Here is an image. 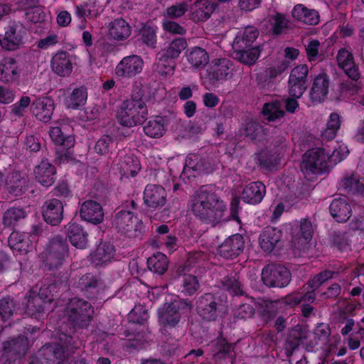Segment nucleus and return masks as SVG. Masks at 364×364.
<instances>
[{
	"label": "nucleus",
	"mask_w": 364,
	"mask_h": 364,
	"mask_svg": "<svg viewBox=\"0 0 364 364\" xmlns=\"http://www.w3.org/2000/svg\"><path fill=\"white\" fill-rule=\"evenodd\" d=\"M18 77L16 60L5 58L0 63V81L6 83L16 82Z\"/></svg>",
	"instance_id": "nucleus-38"
},
{
	"label": "nucleus",
	"mask_w": 364,
	"mask_h": 364,
	"mask_svg": "<svg viewBox=\"0 0 364 364\" xmlns=\"http://www.w3.org/2000/svg\"><path fill=\"white\" fill-rule=\"evenodd\" d=\"M145 134L151 138H160L166 132V119L157 116L150 119L144 127Z\"/></svg>",
	"instance_id": "nucleus-46"
},
{
	"label": "nucleus",
	"mask_w": 364,
	"mask_h": 364,
	"mask_svg": "<svg viewBox=\"0 0 364 364\" xmlns=\"http://www.w3.org/2000/svg\"><path fill=\"white\" fill-rule=\"evenodd\" d=\"M87 98V90L85 87L75 88L66 100L68 108L77 109L83 106Z\"/></svg>",
	"instance_id": "nucleus-49"
},
{
	"label": "nucleus",
	"mask_w": 364,
	"mask_h": 364,
	"mask_svg": "<svg viewBox=\"0 0 364 364\" xmlns=\"http://www.w3.org/2000/svg\"><path fill=\"white\" fill-rule=\"evenodd\" d=\"M114 247L109 242H100L92 255V262L96 266L102 265L111 261L114 257Z\"/></svg>",
	"instance_id": "nucleus-39"
},
{
	"label": "nucleus",
	"mask_w": 364,
	"mask_h": 364,
	"mask_svg": "<svg viewBox=\"0 0 364 364\" xmlns=\"http://www.w3.org/2000/svg\"><path fill=\"white\" fill-rule=\"evenodd\" d=\"M117 166L121 175L126 178L135 176L141 169L138 159L129 154L122 157Z\"/></svg>",
	"instance_id": "nucleus-35"
},
{
	"label": "nucleus",
	"mask_w": 364,
	"mask_h": 364,
	"mask_svg": "<svg viewBox=\"0 0 364 364\" xmlns=\"http://www.w3.org/2000/svg\"><path fill=\"white\" fill-rule=\"evenodd\" d=\"M212 353L214 356H230L234 349V345L228 343L224 338H217L210 345Z\"/></svg>",
	"instance_id": "nucleus-50"
},
{
	"label": "nucleus",
	"mask_w": 364,
	"mask_h": 364,
	"mask_svg": "<svg viewBox=\"0 0 364 364\" xmlns=\"http://www.w3.org/2000/svg\"><path fill=\"white\" fill-rule=\"evenodd\" d=\"M76 285L77 288L90 299L97 298L101 290L104 289L103 282L90 274L82 276Z\"/></svg>",
	"instance_id": "nucleus-21"
},
{
	"label": "nucleus",
	"mask_w": 364,
	"mask_h": 364,
	"mask_svg": "<svg viewBox=\"0 0 364 364\" xmlns=\"http://www.w3.org/2000/svg\"><path fill=\"white\" fill-rule=\"evenodd\" d=\"M218 7L214 0H196L190 8V18L195 22L206 21Z\"/></svg>",
	"instance_id": "nucleus-14"
},
{
	"label": "nucleus",
	"mask_w": 364,
	"mask_h": 364,
	"mask_svg": "<svg viewBox=\"0 0 364 364\" xmlns=\"http://www.w3.org/2000/svg\"><path fill=\"white\" fill-rule=\"evenodd\" d=\"M303 338L304 337L299 331H293L286 341V349L292 353L299 346Z\"/></svg>",
	"instance_id": "nucleus-64"
},
{
	"label": "nucleus",
	"mask_w": 364,
	"mask_h": 364,
	"mask_svg": "<svg viewBox=\"0 0 364 364\" xmlns=\"http://www.w3.org/2000/svg\"><path fill=\"white\" fill-rule=\"evenodd\" d=\"M223 287L235 295H243V289L241 282L239 281L237 274H231L225 277L222 280Z\"/></svg>",
	"instance_id": "nucleus-53"
},
{
	"label": "nucleus",
	"mask_w": 364,
	"mask_h": 364,
	"mask_svg": "<svg viewBox=\"0 0 364 364\" xmlns=\"http://www.w3.org/2000/svg\"><path fill=\"white\" fill-rule=\"evenodd\" d=\"M66 229L67 236L73 246L80 249L86 247L87 234L83 230L81 225L75 223H70L67 225Z\"/></svg>",
	"instance_id": "nucleus-37"
},
{
	"label": "nucleus",
	"mask_w": 364,
	"mask_h": 364,
	"mask_svg": "<svg viewBox=\"0 0 364 364\" xmlns=\"http://www.w3.org/2000/svg\"><path fill=\"white\" fill-rule=\"evenodd\" d=\"M31 104V98L28 96H23L18 102L11 107V113L17 117H22L26 112Z\"/></svg>",
	"instance_id": "nucleus-62"
},
{
	"label": "nucleus",
	"mask_w": 364,
	"mask_h": 364,
	"mask_svg": "<svg viewBox=\"0 0 364 364\" xmlns=\"http://www.w3.org/2000/svg\"><path fill=\"white\" fill-rule=\"evenodd\" d=\"M53 71L60 77H68L73 71L70 55L66 51L57 53L51 60Z\"/></svg>",
	"instance_id": "nucleus-30"
},
{
	"label": "nucleus",
	"mask_w": 364,
	"mask_h": 364,
	"mask_svg": "<svg viewBox=\"0 0 364 364\" xmlns=\"http://www.w3.org/2000/svg\"><path fill=\"white\" fill-rule=\"evenodd\" d=\"M267 135V130L257 122H249L245 129V136L254 142L262 141Z\"/></svg>",
	"instance_id": "nucleus-54"
},
{
	"label": "nucleus",
	"mask_w": 364,
	"mask_h": 364,
	"mask_svg": "<svg viewBox=\"0 0 364 364\" xmlns=\"http://www.w3.org/2000/svg\"><path fill=\"white\" fill-rule=\"evenodd\" d=\"M289 67V61L284 60L277 65L267 68L265 70V75L270 79L277 77L284 73Z\"/></svg>",
	"instance_id": "nucleus-63"
},
{
	"label": "nucleus",
	"mask_w": 364,
	"mask_h": 364,
	"mask_svg": "<svg viewBox=\"0 0 364 364\" xmlns=\"http://www.w3.org/2000/svg\"><path fill=\"white\" fill-rule=\"evenodd\" d=\"M68 255V245L63 239L55 237L48 246L45 265L49 270L58 269L63 264Z\"/></svg>",
	"instance_id": "nucleus-8"
},
{
	"label": "nucleus",
	"mask_w": 364,
	"mask_h": 364,
	"mask_svg": "<svg viewBox=\"0 0 364 364\" xmlns=\"http://www.w3.org/2000/svg\"><path fill=\"white\" fill-rule=\"evenodd\" d=\"M144 67L142 58L136 55L126 56L118 63L115 69L117 75L132 77L140 73Z\"/></svg>",
	"instance_id": "nucleus-15"
},
{
	"label": "nucleus",
	"mask_w": 364,
	"mask_h": 364,
	"mask_svg": "<svg viewBox=\"0 0 364 364\" xmlns=\"http://www.w3.org/2000/svg\"><path fill=\"white\" fill-rule=\"evenodd\" d=\"M47 305L46 301L36 294H30L27 303V311L31 316H39L43 314Z\"/></svg>",
	"instance_id": "nucleus-55"
},
{
	"label": "nucleus",
	"mask_w": 364,
	"mask_h": 364,
	"mask_svg": "<svg viewBox=\"0 0 364 364\" xmlns=\"http://www.w3.org/2000/svg\"><path fill=\"white\" fill-rule=\"evenodd\" d=\"M8 242L13 250L20 253L28 252L32 246L31 240L26 235L15 231L10 235Z\"/></svg>",
	"instance_id": "nucleus-43"
},
{
	"label": "nucleus",
	"mask_w": 364,
	"mask_h": 364,
	"mask_svg": "<svg viewBox=\"0 0 364 364\" xmlns=\"http://www.w3.org/2000/svg\"><path fill=\"white\" fill-rule=\"evenodd\" d=\"M191 212L202 223L215 226L227 210L224 201L213 191L202 186L191 197Z\"/></svg>",
	"instance_id": "nucleus-1"
},
{
	"label": "nucleus",
	"mask_w": 364,
	"mask_h": 364,
	"mask_svg": "<svg viewBox=\"0 0 364 364\" xmlns=\"http://www.w3.org/2000/svg\"><path fill=\"white\" fill-rule=\"evenodd\" d=\"M131 33L132 28L124 18H116L108 25V36L113 40L124 41L130 36Z\"/></svg>",
	"instance_id": "nucleus-33"
},
{
	"label": "nucleus",
	"mask_w": 364,
	"mask_h": 364,
	"mask_svg": "<svg viewBox=\"0 0 364 364\" xmlns=\"http://www.w3.org/2000/svg\"><path fill=\"white\" fill-rule=\"evenodd\" d=\"M183 290L189 296H192L198 290L200 284L198 278L192 274H184L183 277Z\"/></svg>",
	"instance_id": "nucleus-58"
},
{
	"label": "nucleus",
	"mask_w": 364,
	"mask_h": 364,
	"mask_svg": "<svg viewBox=\"0 0 364 364\" xmlns=\"http://www.w3.org/2000/svg\"><path fill=\"white\" fill-rule=\"evenodd\" d=\"M28 349V340L20 336L3 343V356L15 361L25 355Z\"/></svg>",
	"instance_id": "nucleus-16"
},
{
	"label": "nucleus",
	"mask_w": 364,
	"mask_h": 364,
	"mask_svg": "<svg viewBox=\"0 0 364 364\" xmlns=\"http://www.w3.org/2000/svg\"><path fill=\"white\" fill-rule=\"evenodd\" d=\"M188 46V43L184 38H176L171 41L166 48L164 54L161 61L166 62L167 60H173L178 57Z\"/></svg>",
	"instance_id": "nucleus-41"
},
{
	"label": "nucleus",
	"mask_w": 364,
	"mask_h": 364,
	"mask_svg": "<svg viewBox=\"0 0 364 364\" xmlns=\"http://www.w3.org/2000/svg\"><path fill=\"white\" fill-rule=\"evenodd\" d=\"M245 248V240L240 234L228 237L218 248L220 256L226 259H233L240 255Z\"/></svg>",
	"instance_id": "nucleus-17"
},
{
	"label": "nucleus",
	"mask_w": 364,
	"mask_h": 364,
	"mask_svg": "<svg viewBox=\"0 0 364 364\" xmlns=\"http://www.w3.org/2000/svg\"><path fill=\"white\" fill-rule=\"evenodd\" d=\"M50 136L54 143L58 145V152H63L65 150L68 151L74 146L75 138L72 135H66L63 132V127H52L49 132ZM70 152L67 151L64 154V156L67 159L69 157Z\"/></svg>",
	"instance_id": "nucleus-31"
},
{
	"label": "nucleus",
	"mask_w": 364,
	"mask_h": 364,
	"mask_svg": "<svg viewBox=\"0 0 364 364\" xmlns=\"http://www.w3.org/2000/svg\"><path fill=\"white\" fill-rule=\"evenodd\" d=\"M260 51L259 46L233 49L235 58L242 64L249 66L254 65L257 62L260 55Z\"/></svg>",
	"instance_id": "nucleus-40"
},
{
	"label": "nucleus",
	"mask_w": 364,
	"mask_h": 364,
	"mask_svg": "<svg viewBox=\"0 0 364 364\" xmlns=\"http://www.w3.org/2000/svg\"><path fill=\"white\" fill-rule=\"evenodd\" d=\"M75 14L82 18L84 24L80 27L83 28L85 27V17L87 16L89 18H96L100 15V7L97 5L95 1L88 0L82 4L77 5L75 7Z\"/></svg>",
	"instance_id": "nucleus-45"
},
{
	"label": "nucleus",
	"mask_w": 364,
	"mask_h": 364,
	"mask_svg": "<svg viewBox=\"0 0 364 364\" xmlns=\"http://www.w3.org/2000/svg\"><path fill=\"white\" fill-rule=\"evenodd\" d=\"M93 313L91 304L77 297L71 299L66 309L68 321L75 330L87 328Z\"/></svg>",
	"instance_id": "nucleus-3"
},
{
	"label": "nucleus",
	"mask_w": 364,
	"mask_h": 364,
	"mask_svg": "<svg viewBox=\"0 0 364 364\" xmlns=\"http://www.w3.org/2000/svg\"><path fill=\"white\" fill-rule=\"evenodd\" d=\"M186 56L192 67L199 68L208 64L209 55L205 49L200 47H193L186 50Z\"/></svg>",
	"instance_id": "nucleus-42"
},
{
	"label": "nucleus",
	"mask_w": 364,
	"mask_h": 364,
	"mask_svg": "<svg viewBox=\"0 0 364 364\" xmlns=\"http://www.w3.org/2000/svg\"><path fill=\"white\" fill-rule=\"evenodd\" d=\"M338 274V270H324L309 280V287L313 289H318L326 281L337 277Z\"/></svg>",
	"instance_id": "nucleus-57"
},
{
	"label": "nucleus",
	"mask_w": 364,
	"mask_h": 364,
	"mask_svg": "<svg viewBox=\"0 0 364 364\" xmlns=\"http://www.w3.org/2000/svg\"><path fill=\"white\" fill-rule=\"evenodd\" d=\"M33 174L36 180L45 187H50L55 183V167L47 159H43L35 166Z\"/></svg>",
	"instance_id": "nucleus-23"
},
{
	"label": "nucleus",
	"mask_w": 364,
	"mask_h": 364,
	"mask_svg": "<svg viewBox=\"0 0 364 364\" xmlns=\"http://www.w3.org/2000/svg\"><path fill=\"white\" fill-rule=\"evenodd\" d=\"M282 235V232L277 228L267 227L259 235V242L261 248L265 252H272L280 241Z\"/></svg>",
	"instance_id": "nucleus-34"
},
{
	"label": "nucleus",
	"mask_w": 364,
	"mask_h": 364,
	"mask_svg": "<svg viewBox=\"0 0 364 364\" xmlns=\"http://www.w3.org/2000/svg\"><path fill=\"white\" fill-rule=\"evenodd\" d=\"M65 350L58 344L45 345L36 358L39 364H61L65 359Z\"/></svg>",
	"instance_id": "nucleus-20"
},
{
	"label": "nucleus",
	"mask_w": 364,
	"mask_h": 364,
	"mask_svg": "<svg viewBox=\"0 0 364 364\" xmlns=\"http://www.w3.org/2000/svg\"><path fill=\"white\" fill-rule=\"evenodd\" d=\"M26 215V212L23 208H10L3 215V224L5 227L14 228L16 223L24 219Z\"/></svg>",
	"instance_id": "nucleus-48"
},
{
	"label": "nucleus",
	"mask_w": 364,
	"mask_h": 364,
	"mask_svg": "<svg viewBox=\"0 0 364 364\" xmlns=\"http://www.w3.org/2000/svg\"><path fill=\"white\" fill-rule=\"evenodd\" d=\"M329 84V77L325 73H320L313 79L309 97L314 103H321L326 100L328 94Z\"/></svg>",
	"instance_id": "nucleus-22"
},
{
	"label": "nucleus",
	"mask_w": 364,
	"mask_h": 364,
	"mask_svg": "<svg viewBox=\"0 0 364 364\" xmlns=\"http://www.w3.org/2000/svg\"><path fill=\"white\" fill-rule=\"evenodd\" d=\"M331 216L338 223L346 222L352 215L350 204L345 198H337L329 205Z\"/></svg>",
	"instance_id": "nucleus-25"
},
{
	"label": "nucleus",
	"mask_w": 364,
	"mask_h": 364,
	"mask_svg": "<svg viewBox=\"0 0 364 364\" xmlns=\"http://www.w3.org/2000/svg\"><path fill=\"white\" fill-rule=\"evenodd\" d=\"M23 28L16 22H11L6 28L5 33L0 35V46L6 50H16L23 44Z\"/></svg>",
	"instance_id": "nucleus-11"
},
{
	"label": "nucleus",
	"mask_w": 364,
	"mask_h": 364,
	"mask_svg": "<svg viewBox=\"0 0 364 364\" xmlns=\"http://www.w3.org/2000/svg\"><path fill=\"white\" fill-rule=\"evenodd\" d=\"M80 216L82 220L94 225L104 220V211L100 203L92 200H86L80 205Z\"/></svg>",
	"instance_id": "nucleus-19"
},
{
	"label": "nucleus",
	"mask_w": 364,
	"mask_h": 364,
	"mask_svg": "<svg viewBox=\"0 0 364 364\" xmlns=\"http://www.w3.org/2000/svg\"><path fill=\"white\" fill-rule=\"evenodd\" d=\"M266 193V187L260 181L252 182L247 185L242 192L244 202L255 205L259 203Z\"/></svg>",
	"instance_id": "nucleus-28"
},
{
	"label": "nucleus",
	"mask_w": 364,
	"mask_h": 364,
	"mask_svg": "<svg viewBox=\"0 0 364 364\" xmlns=\"http://www.w3.org/2000/svg\"><path fill=\"white\" fill-rule=\"evenodd\" d=\"M291 279L290 271L282 264H268L262 271V282L269 287H285L289 284Z\"/></svg>",
	"instance_id": "nucleus-7"
},
{
	"label": "nucleus",
	"mask_w": 364,
	"mask_h": 364,
	"mask_svg": "<svg viewBox=\"0 0 364 364\" xmlns=\"http://www.w3.org/2000/svg\"><path fill=\"white\" fill-rule=\"evenodd\" d=\"M255 304L258 314L266 323L275 318L279 309L282 306L281 300L273 301L264 299H259Z\"/></svg>",
	"instance_id": "nucleus-27"
},
{
	"label": "nucleus",
	"mask_w": 364,
	"mask_h": 364,
	"mask_svg": "<svg viewBox=\"0 0 364 364\" xmlns=\"http://www.w3.org/2000/svg\"><path fill=\"white\" fill-rule=\"evenodd\" d=\"M15 309L16 304L11 297H4L0 300V315L4 319H7L12 316Z\"/></svg>",
	"instance_id": "nucleus-60"
},
{
	"label": "nucleus",
	"mask_w": 364,
	"mask_h": 364,
	"mask_svg": "<svg viewBox=\"0 0 364 364\" xmlns=\"http://www.w3.org/2000/svg\"><path fill=\"white\" fill-rule=\"evenodd\" d=\"M269 21L272 26L271 31L274 35H280L289 27V21L286 16L280 13L271 16Z\"/></svg>",
	"instance_id": "nucleus-56"
},
{
	"label": "nucleus",
	"mask_w": 364,
	"mask_h": 364,
	"mask_svg": "<svg viewBox=\"0 0 364 364\" xmlns=\"http://www.w3.org/2000/svg\"><path fill=\"white\" fill-rule=\"evenodd\" d=\"M114 146V139L109 135H103L96 142L95 151L100 155L107 154Z\"/></svg>",
	"instance_id": "nucleus-59"
},
{
	"label": "nucleus",
	"mask_w": 364,
	"mask_h": 364,
	"mask_svg": "<svg viewBox=\"0 0 364 364\" xmlns=\"http://www.w3.org/2000/svg\"><path fill=\"white\" fill-rule=\"evenodd\" d=\"M116 230L130 238H141L144 232L142 221L129 210H121L113 218Z\"/></svg>",
	"instance_id": "nucleus-4"
},
{
	"label": "nucleus",
	"mask_w": 364,
	"mask_h": 364,
	"mask_svg": "<svg viewBox=\"0 0 364 364\" xmlns=\"http://www.w3.org/2000/svg\"><path fill=\"white\" fill-rule=\"evenodd\" d=\"M146 263L149 269L158 275L164 274L168 267V258L161 252L154 253L148 258Z\"/></svg>",
	"instance_id": "nucleus-44"
},
{
	"label": "nucleus",
	"mask_w": 364,
	"mask_h": 364,
	"mask_svg": "<svg viewBox=\"0 0 364 364\" xmlns=\"http://www.w3.org/2000/svg\"><path fill=\"white\" fill-rule=\"evenodd\" d=\"M258 35L259 31L255 27L247 26L243 31L238 33L235 38L232 48L240 49V48L253 47L252 44L257 38Z\"/></svg>",
	"instance_id": "nucleus-36"
},
{
	"label": "nucleus",
	"mask_w": 364,
	"mask_h": 364,
	"mask_svg": "<svg viewBox=\"0 0 364 364\" xmlns=\"http://www.w3.org/2000/svg\"><path fill=\"white\" fill-rule=\"evenodd\" d=\"M314 229L311 221L308 219H303L300 223L301 237L294 239L295 245L300 248L303 245L307 244L312 238Z\"/></svg>",
	"instance_id": "nucleus-51"
},
{
	"label": "nucleus",
	"mask_w": 364,
	"mask_h": 364,
	"mask_svg": "<svg viewBox=\"0 0 364 364\" xmlns=\"http://www.w3.org/2000/svg\"><path fill=\"white\" fill-rule=\"evenodd\" d=\"M222 304L213 294L207 293L200 296L196 301V311L204 320L215 321L220 312Z\"/></svg>",
	"instance_id": "nucleus-10"
},
{
	"label": "nucleus",
	"mask_w": 364,
	"mask_h": 364,
	"mask_svg": "<svg viewBox=\"0 0 364 364\" xmlns=\"http://www.w3.org/2000/svg\"><path fill=\"white\" fill-rule=\"evenodd\" d=\"M233 63L228 58L215 59L207 70V77L212 82L223 81L233 74Z\"/></svg>",
	"instance_id": "nucleus-12"
},
{
	"label": "nucleus",
	"mask_w": 364,
	"mask_h": 364,
	"mask_svg": "<svg viewBox=\"0 0 364 364\" xmlns=\"http://www.w3.org/2000/svg\"><path fill=\"white\" fill-rule=\"evenodd\" d=\"M5 186L10 194L19 196L26 191L28 181L26 177L21 176L20 173L14 171L8 174Z\"/></svg>",
	"instance_id": "nucleus-29"
},
{
	"label": "nucleus",
	"mask_w": 364,
	"mask_h": 364,
	"mask_svg": "<svg viewBox=\"0 0 364 364\" xmlns=\"http://www.w3.org/2000/svg\"><path fill=\"white\" fill-rule=\"evenodd\" d=\"M64 207L63 203L56 198L46 200L42 207L44 220L53 226L58 225L63 219Z\"/></svg>",
	"instance_id": "nucleus-18"
},
{
	"label": "nucleus",
	"mask_w": 364,
	"mask_h": 364,
	"mask_svg": "<svg viewBox=\"0 0 364 364\" xmlns=\"http://www.w3.org/2000/svg\"><path fill=\"white\" fill-rule=\"evenodd\" d=\"M262 113L267 117L268 121H275L279 119L284 116V112L282 109V105L279 102L265 103Z\"/></svg>",
	"instance_id": "nucleus-52"
},
{
	"label": "nucleus",
	"mask_w": 364,
	"mask_h": 364,
	"mask_svg": "<svg viewBox=\"0 0 364 364\" xmlns=\"http://www.w3.org/2000/svg\"><path fill=\"white\" fill-rule=\"evenodd\" d=\"M166 191L159 185L149 184L144 191V203L151 210L164 207L166 203Z\"/></svg>",
	"instance_id": "nucleus-13"
},
{
	"label": "nucleus",
	"mask_w": 364,
	"mask_h": 364,
	"mask_svg": "<svg viewBox=\"0 0 364 364\" xmlns=\"http://www.w3.org/2000/svg\"><path fill=\"white\" fill-rule=\"evenodd\" d=\"M148 115L145 102L144 91L139 86H135L129 98L123 101L117 112L119 123L127 127L142 124Z\"/></svg>",
	"instance_id": "nucleus-2"
},
{
	"label": "nucleus",
	"mask_w": 364,
	"mask_h": 364,
	"mask_svg": "<svg viewBox=\"0 0 364 364\" xmlns=\"http://www.w3.org/2000/svg\"><path fill=\"white\" fill-rule=\"evenodd\" d=\"M55 109L54 102L50 97L39 98L31 105V112L39 121L48 122Z\"/></svg>",
	"instance_id": "nucleus-24"
},
{
	"label": "nucleus",
	"mask_w": 364,
	"mask_h": 364,
	"mask_svg": "<svg viewBox=\"0 0 364 364\" xmlns=\"http://www.w3.org/2000/svg\"><path fill=\"white\" fill-rule=\"evenodd\" d=\"M309 68L306 65H299L294 68L288 80L289 94L291 97L300 98L307 88Z\"/></svg>",
	"instance_id": "nucleus-9"
},
{
	"label": "nucleus",
	"mask_w": 364,
	"mask_h": 364,
	"mask_svg": "<svg viewBox=\"0 0 364 364\" xmlns=\"http://www.w3.org/2000/svg\"><path fill=\"white\" fill-rule=\"evenodd\" d=\"M341 189L349 196L362 193L364 191V186L360 181L358 176L351 175L345 177L340 183Z\"/></svg>",
	"instance_id": "nucleus-47"
},
{
	"label": "nucleus",
	"mask_w": 364,
	"mask_h": 364,
	"mask_svg": "<svg viewBox=\"0 0 364 364\" xmlns=\"http://www.w3.org/2000/svg\"><path fill=\"white\" fill-rule=\"evenodd\" d=\"M292 17L303 23L315 26L319 23L320 16L315 9H309L301 4L294 6L291 11Z\"/></svg>",
	"instance_id": "nucleus-32"
},
{
	"label": "nucleus",
	"mask_w": 364,
	"mask_h": 364,
	"mask_svg": "<svg viewBox=\"0 0 364 364\" xmlns=\"http://www.w3.org/2000/svg\"><path fill=\"white\" fill-rule=\"evenodd\" d=\"M188 10L187 3L181 2L168 7L166 9V16L170 19L178 18L183 16Z\"/></svg>",
	"instance_id": "nucleus-61"
},
{
	"label": "nucleus",
	"mask_w": 364,
	"mask_h": 364,
	"mask_svg": "<svg viewBox=\"0 0 364 364\" xmlns=\"http://www.w3.org/2000/svg\"><path fill=\"white\" fill-rule=\"evenodd\" d=\"M191 309V303L183 299H176L165 304L159 311V322L166 327H175L180 321L181 315L188 313Z\"/></svg>",
	"instance_id": "nucleus-6"
},
{
	"label": "nucleus",
	"mask_w": 364,
	"mask_h": 364,
	"mask_svg": "<svg viewBox=\"0 0 364 364\" xmlns=\"http://www.w3.org/2000/svg\"><path fill=\"white\" fill-rule=\"evenodd\" d=\"M336 60L338 66L352 80H357L360 77L358 68L355 65L353 55L345 48H341L337 54Z\"/></svg>",
	"instance_id": "nucleus-26"
},
{
	"label": "nucleus",
	"mask_w": 364,
	"mask_h": 364,
	"mask_svg": "<svg viewBox=\"0 0 364 364\" xmlns=\"http://www.w3.org/2000/svg\"><path fill=\"white\" fill-rule=\"evenodd\" d=\"M328 154L323 148H314L307 151L302 157L301 170L306 178L328 171Z\"/></svg>",
	"instance_id": "nucleus-5"
}]
</instances>
